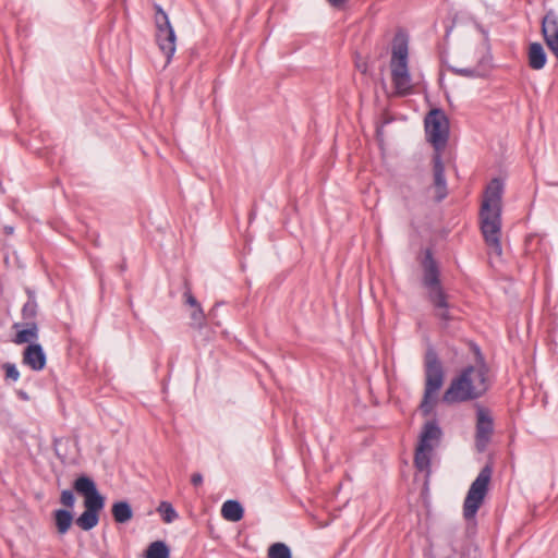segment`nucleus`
<instances>
[{"mask_svg": "<svg viewBox=\"0 0 558 558\" xmlns=\"http://www.w3.org/2000/svg\"><path fill=\"white\" fill-rule=\"evenodd\" d=\"M444 368L433 349L425 354V390L420 409L424 415H428L435 404V398L444 384Z\"/></svg>", "mask_w": 558, "mask_h": 558, "instance_id": "0eeeda50", "label": "nucleus"}, {"mask_svg": "<svg viewBox=\"0 0 558 558\" xmlns=\"http://www.w3.org/2000/svg\"><path fill=\"white\" fill-rule=\"evenodd\" d=\"M191 319L194 328H202L204 326L205 315L201 305H197V307L191 313Z\"/></svg>", "mask_w": 558, "mask_h": 558, "instance_id": "393cba45", "label": "nucleus"}, {"mask_svg": "<svg viewBox=\"0 0 558 558\" xmlns=\"http://www.w3.org/2000/svg\"><path fill=\"white\" fill-rule=\"evenodd\" d=\"M502 193V181L497 178L493 179L485 190L480 211L481 231L490 258L493 256L500 258L502 255L500 241Z\"/></svg>", "mask_w": 558, "mask_h": 558, "instance_id": "f257e3e1", "label": "nucleus"}, {"mask_svg": "<svg viewBox=\"0 0 558 558\" xmlns=\"http://www.w3.org/2000/svg\"><path fill=\"white\" fill-rule=\"evenodd\" d=\"M53 519L58 533L60 534H65L73 523V514L70 510L66 509L56 510L53 512Z\"/></svg>", "mask_w": 558, "mask_h": 558, "instance_id": "a211bd4d", "label": "nucleus"}, {"mask_svg": "<svg viewBox=\"0 0 558 558\" xmlns=\"http://www.w3.org/2000/svg\"><path fill=\"white\" fill-rule=\"evenodd\" d=\"M12 328L16 330L13 338L15 344H36L35 342L39 336V328L36 322L14 323Z\"/></svg>", "mask_w": 558, "mask_h": 558, "instance_id": "f8f14e48", "label": "nucleus"}, {"mask_svg": "<svg viewBox=\"0 0 558 558\" xmlns=\"http://www.w3.org/2000/svg\"><path fill=\"white\" fill-rule=\"evenodd\" d=\"M60 502L63 506H65L66 508L72 509L75 504V496H74L73 492L70 489H64L61 493Z\"/></svg>", "mask_w": 558, "mask_h": 558, "instance_id": "a878e982", "label": "nucleus"}, {"mask_svg": "<svg viewBox=\"0 0 558 558\" xmlns=\"http://www.w3.org/2000/svg\"><path fill=\"white\" fill-rule=\"evenodd\" d=\"M74 489L84 496V512L76 519L83 531L94 529L99 522V512L105 506V498L97 490L95 482L88 476H80L74 482Z\"/></svg>", "mask_w": 558, "mask_h": 558, "instance_id": "423d86ee", "label": "nucleus"}, {"mask_svg": "<svg viewBox=\"0 0 558 558\" xmlns=\"http://www.w3.org/2000/svg\"><path fill=\"white\" fill-rule=\"evenodd\" d=\"M4 231H5L7 234H12L13 233V228L12 227H5Z\"/></svg>", "mask_w": 558, "mask_h": 558, "instance_id": "7c9ffc66", "label": "nucleus"}, {"mask_svg": "<svg viewBox=\"0 0 558 558\" xmlns=\"http://www.w3.org/2000/svg\"><path fill=\"white\" fill-rule=\"evenodd\" d=\"M434 445L420 444L415 450L414 463L420 471H427L430 465V456Z\"/></svg>", "mask_w": 558, "mask_h": 558, "instance_id": "dca6fc26", "label": "nucleus"}, {"mask_svg": "<svg viewBox=\"0 0 558 558\" xmlns=\"http://www.w3.org/2000/svg\"><path fill=\"white\" fill-rule=\"evenodd\" d=\"M490 478L492 469L486 465L480 471L478 475L471 484L463 502V517L465 520L470 521L475 519V515L488 493Z\"/></svg>", "mask_w": 558, "mask_h": 558, "instance_id": "6e6552de", "label": "nucleus"}, {"mask_svg": "<svg viewBox=\"0 0 558 558\" xmlns=\"http://www.w3.org/2000/svg\"><path fill=\"white\" fill-rule=\"evenodd\" d=\"M170 550L165 542L156 541L146 549V558H169Z\"/></svg>", "mask_w": 558, "mask_h": 558, "instance_id": "412c9836", "label": "nucleus"}, {"mask_svg": "<svg viewBox=\"0 0 558 558\" xmlns=\"http://www.w3.org/2000/svg\"><path fill=\"white\" fill-rule=\"evenodd\" d=\"M191 482L193 485L198 486L203 483V476L201 473H194L191 477Z\"/></svg>", "mask_w": 558, "mask_h": 558, "instance_id": "cd10ccee", "label": "nucleus"}, {"mask_svg": "<svg viewBox=\"0 0 558 558\" xmlns=\"http://www.w3.org/2000/svg\"><path fill=\"white\" fill-rule=\"evenodd\" d=\"M112 515L117 523H126L133 517V511L129 502L118 501L112 506Z\"/></svg>", "mask_w": 558, "mask_h": 558, "instance_id": "6ab92c4d", "label": "nucleus"}, {"mask_svg": "<svg viewBox=\"0 0 558 558\" xmlns=\"http://www.w3.org/2000/svg\"><path fill=\"white\" fill-rule=\"evenodd\" d=\"M425 133L427 141L433 145L436 154L434 161V191L435 199L442 201L447 196L445 167L440 151L446 147L449 137V120L440 109L430 110L425 118Z\"/></svg>", "mask_w": 558, "mask_h": 558, "instance_id": "7ed1b4c3", "label": "nucleus"}, {"mask_svg": "<svg viewBox=\"0 0 558 558\" xmlns=\"http://www.w3.org/2000/svg\"><path fill=\"white\" fill-rule=\"evenodd\" d=\"M409 39L405 33L398 32L392 40L390 71L395 93L405 96L412 93V77L408 68Z\"/></svg>", "mask_w": 558, "mask_h": 558, "instance_id": "39448f33", "label": "nucleus"}, {"mask_svg": "<svg viewBox=\"0 0 558 558\" xmlns=\"http://www.w3.org/2000/svg\"><path fill=\"white\" fill-rule=\"evenodd\" d=\"M542 33L548 49L558 59V17L553 11L543 19Z\"/></svg>", "mask_w": 558, "mask_h": 558, "instance_id": "9b49d317", "label": "nucleus"}, {"mask_svg": "<svg viewBox=\"0 0 558 558\" xmlns=\"http://www.w3.org/2000/svg\"><path fill=\"white\" fill-rule=\"evenodd\" d=\"M480 357L475 365H471L462 369L454 377L442 396L446 403H460L472 401L481 398L488 389V367L476 351Z\"/></svg>", "mask_w": 558, "mask_h": 558, "instance_id": "f03ea898", "label": "nucleus"}, {"mask_svg": "<svg viewBox=\"0 0 558 558\" xmlns=\"http://www.w3.org/2000/svg\"><path fill=\"white\" fill-rule=\"evenodd\" d=\"M268 558H291V550L283 543H275L268 549Z\"/></svg>", "mask_w": 558, "mask_h": 558, "instance_id": "4be33fe9", "label": "nucleus"}, {"mask_svg": "<svg viewBox=\"0 0 558 558\" xmlns=\"http://www.w3.org/2000/svg\"><path fill=\"white\" fill-rule=\"evenodd\" d=\"M23 364L35 372L45 368L47 357L43 347L39 343L28 344L23 351Z\"/></svg>", "mask_w": 558, "mask_h": 558, "instance_id": "ddd939ff", "label": "nucleus"}, {"mask_svg": "<svg viewBox=\"0 0 558 558\" xmlns=\"http://www.w3.org/2000/svg\"><path fill=\"white\" fill-rule=\"evenodd\" d=\"M422 266L423 286L427 290L428 301L434 307L436 317L447 324L452 319L448 295L441 287L438 266L430 251H426Z\"/></svg>", "mask_w": 558, "mask_h": 558, "instance_id": "20e7f679", "label": "nucleus"}, {"mask_svg": "<svg viewBox=\"0 0 558 558\" xmlns=\"http://www.w3.org/2000/svg\"><path fill=\"white\" fill-rule=\"evenodd\" d=\"M5 376L14 381L20 378V372L14 364L7 363L4 365Z\"/></svg>", "mask_w": 558, "mask_h": 558, "instance_id": "bb28decb", "label": "nucleus"}, {"mask_svg": "<svg viewBox=\"0 0 558 558\" xmlns=\"http://www.w3.org/2000/svg\"><path fill=\"white\" fill-rule=\"evenodd\" d=\"M454 72L464 77H483L486 71L482 68V62L475 68H459Z\"/></svg>", "mask_w": 558, "mask_h": 558, "instance_id": "b1692460", "label": "nucleus"}, {"mask_svg": "<svg viewBox=\"0 0 558 558\" xmlns=\"http://www.w3.org/2000/svg\"><path fill=\"white\" fill-rule=\"evenodd\" d=\"M546 53L539 43H533L529 47V65L533 70H541L546 64Z\"/></svg>", "mask_w": 558, "mask_h": 558, "instance_id": "2eb2a0df", "label": "nucleus"}, {"mask_svg": "<svg viewBox=\"0 0 558 558\" xmlns=\"http://www.w3.org/2000/svg\"><path fill=\"white\" fill-rule=\"evenodd\" d=\"M186 303L191 306H193L194 308L197 307V305H201L197 300L190 293L186 294Z\"/></svg>", "mask_w": 558, "mask_h": 558, "instance_id": "c85d7f7f", "label": "nucleus"}, {"mask_svg": "<svg viewBox=\"0 0 558 558\" xmlns=\"http://www.w3.org/2000/svg\"><path fill=\"white\" fill-rule=\"evenodd\" d=\"M27 294L28 300L22 307V318L24 320L23 323L36 322L35 319L38 312V304L36 302L35 294L29 290H27Z\"/></svg>", "mask_w": 558, "mask_h": 558, "instance_id": "aec40b11", "label": "nucleus"}, {"mask_svg": "<svg viewBox=\"0 0 558 558\" xmlns=\"http://www.w3.org/2000/svg\"><path fill=\"white\" fill-rule=\"evenodd\" d=\"M158 512L161 514L166 523H171L178 518V513L171 504L162 501L158 507Z\"/></svg>", "mask_w": 558, "mask_h": 558, "instance_id": "5701e85b", "label": "nucleus"}, {"mask_svg": "<svg viewBox=\"0 0 558 558\" xmlns=\"http://www.w3.org/2000/svg\"><path fill=\"white\" fill-rule=\"evenodd\" d=\"M332 7L335 8H339L341 7L342 4H344V2L347 0H327Z\"/></svg>", "mask_w": 558, "mask_h": 558, "instance_id": "c756f323", "label": "nucleus"}, {"mask_svg": "<svg viewBox=\"0 0 558 558\" xmlns=\"http://www.w3.org/2000/svg\"><path fill=\"white\" fill-rule=\"evenodd\" d=\"M441 436V429L435 421L427 422L420 436V444L433 445V441H438Z\"/></svg>", "mask_w": 558, "mask_h": 558, "instance_id": "f3484780", "label": "nucleus"}, {"mask_svg": "<svg viewBox=\"0 0 558 558\" xmlns=\"http://www.w3.org/2000/svg\"><path fill=\"white\" fill-rule=\"evenodd\" d=\"M156 43L166 57V63H170L175 52L177 36L170 24L168 14L158 4L155 5Z\"/></svg>", "mask_w": 558, "mask_h": 558, "instance_id": "1a4fd4ad", "label": "nucleus"}, {"mask_svg": "<svg viewBox=\"0 0 558 558\" xmlns=\"http://www.w3.org/2000/svg\"><path fill=\"white\" fill-rule=\"evenodd\" d=\"M493 434V418L489 412L484 408H478L476 412V434L475 446L478 452H483Z\"/></svg>", "mask_w": 558, "mask_h": 558, "instance_id": "9d476101", "label": "nucleus"}, {"mask_svg": "<svg viewBox=\"0 0 558 558\" xmlns=\"http://www.w3.org/2000/svg\"><path fill=\"white\" fill-rule=\"evenodd\" d=\"M221 515L230 522H239L244 515V509L238 500H227L221 507Z\"/></svg>", "mask_w": 558, "mask_h": 558, "instance_id": "4468645a", "label": "nucleus"}]
</instances>
